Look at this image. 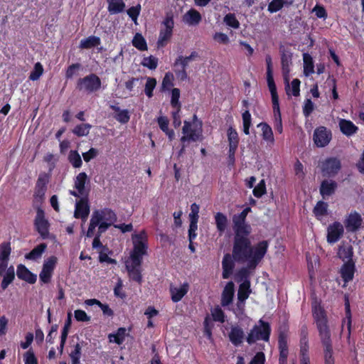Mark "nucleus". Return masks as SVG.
<instances>
[{
    "instance_id": "f257e3e1",
    "label": "nucleus",
    "mask_w": 364,
    "mask_h": 364,
    "mask_svg": "<svg viewBox=\"0 0 364 364\" xmlns=\"http://www.w3.org/2000/svg\"><path fill=\"white\" fill-rule=\"evenodd\" d=\"M250 211L251 208L247 207L241 213L233 215L232 218V228L234 232L232 257L237 263L247 264V266L242 267L235 275L236 280L242 283L250 281L251 271L255 269L263 259L269 245L266 240L252 245L249 237L252 228L246 221L247 215Z\"/></svg>"
},
{
    "instance_id": "f03ea898",
    "label": "nucleus",
    "mask_w": 364,
    "mask_h": 364,
    "mask_svg": "<svg viewBox=\"0 0 364 364\" xmlns=\"http://www.w3.org/2000/svg\"><path fill=\"white\" fill-rule=\"evenodd\" d=\"M134 249L130 253L131 262L135 265H141L143 256L146 255V235L144 231L132 237Z\"/></svg>"
},
{
    "instance_id": "7ed1b4c3",
    "label": "nucleus",
    "mask_w": 364,
    "mask_h": 364,
    "mask_svg": "<svg viewBox=\"0 0 364 364\" xmlns=\"http://www.w3.org/2000/svg\"><path fill=\"white\" fill-rule=\"evenodd\" d=\"M202 122H194L193 124L188 121H184L182 128L183 136L181 138V142H190L202 141Z\"/></svg>"
},
{
    "instance_id": "20e7f679",
    "label": "nucleus",
    "mask_w": 364,
    "mask_h": 364,
    "mask_svg": "<svg viewBox=\"0 0 364 364\" xmlns=\"http://www.w3.org/2000/svg\"><path fill=\"white\" fill-rule=\"evenodd\" d=\"M259 325H255L250 330L247 337V342L249 344L255 343L256 341L262 340L268 341L271 333V327L269 323L262 319L259 321Z\"/></svg>"
},
{
    "instance_id": "39448f33",
    "label": "nucleus",
    "mask_w": 364,
    "mask_h": 364,
    "mask_svg": "<svg viewBox=\"0 0 364 364\" xmlns=\"http://www.w3.org/2000/svg\"><path fill=\"white\" fill-rule=\"evenodd\" d=\"M101 80L95 74H90L77 81L76 88L81 92L92 93L101 88Z\"/></svg>"
},
{
    "instance_id": "423d86ee",
    "label": "nucleus",
    "mask_w": 364,
    "mask_h": 364,
    "mask_svg": "<svg viewBox=\"0 0 364 364\" xmlns=\"http://www.w3.org/2000/svg\"><path fill=\"white\" fill-rule=\"evenodd\" d=\"M164 28L160 30L157 41L158 48L164 47L171 38L174 26L173 16L171 13H168L162 23Z\"/></svg>"
},
{
    "instance_id": "0eeeda50",
    "label": "nucleus",
    "mask_w": 364,
    "mask_h": 364,
    "mask_svg": "<svg viewBox=\"0 0 364 364\" xmlns=\"http://www.w3.org/2000/svg\"><path fill=\"white\" fill-rule=\"evenodd\" d=\"M280 53H281V64H282V75L284 77V80L286 83V92L287 94L289 95V73H290V68L292 65V56L293 53L291 52L290 50L287 49L284 47L280 48Z\"/></svg>"
},
{
    "instance_id": "6e6552de",
    "label": "nucleus",
    "mask_w": 364,
    "mask_h": 364,
    "mask_svg": "<svg viewBox=\"0 0 364 364\" xmlns=\"http://www.w3.org/2000/svg\"><path fill=\"white\" fill-rule=\"evenodd\" d=\"M314 317L318 331L319 337L331 335L328 319L325 311L321 308H315Z\"/></svg>"
},
{
    "instance_id": "1a4fd4ad",
    "label": "nucleus",
    "mask_w": 364,
    "mask_h": 364,
    "mask_svg": "<svg viewBox=\"0 0 364 364\" xmlns=\"http://www.w3.org/2000/svg\"><path fill=\"white\" fill-rule=\"evenodd\" d=\"M341 168V161L337 158L326 159L321 164V172L323 176H334Z\"/></svg>"
},
{
    "instance_id": "9d476101",
    "label": "nucleus",
    "mask_w": 364,
    "mask_h": 364,
    "mask_svg": "<svg viewBox=\"0 0 364 364\" xmlns=\"http://www.w3.org/2000/svg\"><path fill=\"white\" fill-rule=\"evenodd\" d=\"M34 225L36 230L41 235L43 239H46L48 237L49 223L48 220L45 218L44 211L41 208H38L36 211V216L34 220Z\"/></svg>"
},
{
    "instance_id": "9b49d317",
    "label": "nucleus",
    "mask_w": 364,
    "mask_h": 364,
    "mask_svg": "<svg viewBox=\"0 0 364 364\" xmlns=\"http://www.w3.org/2000/svg\"><path fill=\"white\" fill-rule=\"evenodd\" d=\"M331 136V131L325 127H320L314 130V141L316 146L324 147L329 144Z\"/></svg>"
},
{
    "instance_id": "f8f14e48",
    "label": "nucleus",
    "mask_w": 364,
    "mask_h": 364,
    "mask_svg": "<svg viewBox=\"0 0 364 364\" xmlns=\"http://www.w3.org/2000/svg\"><path fill=\"white\" fill-rule=\"evenodd\" d=\"M57 262V258L52 256L45 260L42 270L39 274L40 280L44 284L49 283Z\"/></svg>"
},
{
    "instance_id": "ddd939ff",
    "label": "nucleus",
    "mask_w": 364,
    "mask_h": 364,
    "mask_svg": "<svg viewBox=\"0 0 364 364\" xmlns=\"http://www.w3.org/2000/svg\"><path fill=\"white\" fill-rule=\"evenodd\" d=\"M0 277H2L1 288L2 291L7 289L15 279V270L13 265H0Z\"/></svg>"
},
{
    "instance_id": "4468645a",
    "label": "nucleus",
    "mask_w": 364,
    "mask_h": 364,
    "mask_svg": "<svg viewBox=\"0 0 364 364\" xmlns=\"http://www.w3.org/2000/svg\"><path fill=\"white\" fill-rule=\"evenodd\" d=\"M90 214V205L87 197H83L76 200L74 217L80 218L85 223Z\"/></svg>"
},
{
    "instance_id": "2eb2a0df",
    "label": "nucleus",
    "mask_w": 364,
    "mask_h": 364,
    "mask_svg": "<svg viewBox=\"0 0 364 364\" xmlns=\"http://www.w3.org/2000/svg\"><path fill=\"white\" fill-rule=\"evenodd\" d=\"M343 225L339 222H334L327 228V242L330 244L336 243L343 237Z\"/></svg>"
},
{
    "instance_id": "dca6fc26",
    "label": "nucleus",
    "mask_w": 364,
    "mask_h": 364,
    "mask_svg": "<svg viewBox=\"0 0 364 364\" xmlns=\"http://www.w3.org/2000/svg\"><path fill=\"white\" fill-rule=\"evenodd\" d=\"M362 221L360 215L353 212L350 213L346 218L344 225L348 232H355L360 229Z\"/></svg>"
},
{
    "instance_id": "f3484780",
    "label": "nucleus",
    "mask_w": 364,
    "mask_h": 364,
    "mask_svg": "<svg viewBox=\"0 0 364 364\" xmlns=\"http://www.w3.org/2000/svg\"><path fill=\"white\" fill-rule=\"evenodd\" d=\"M320 339L324 348L323 351L325 364H334L331 335L321 336Z\"/></svg>"
},
{
    "instance_id": "a211bd4d",
    "label": "nucleus",
    "mask_w": 364,
    "mask_h": 364,
    "mask_svg": "<svg viewBox=\"0 0 364 364\" xmlns=\"http://www.w3.org/2000/svg\"><path fill=\"white\" fill-rule=\"evenodd\" d=\"M93 215H96L99 221H107L111 224H114L117 220L116 213L110 208H105L101 210H95L93 211Z\"/></svg>"
},
{
    "instance_id": "6ab92c4d",
    "label": "nucleus",
    "mask_w": 364,
    "mask_h": 364,
    "mask_svg": "<svg viewBox=\"0 0 364 364\" xmlns=\"http://www.w3.org/2000/svg\"><path fill=\"white\" fill-rule=\"evenodd\" d=\"M266 64H267V81L269 90L271 95H277V87L274 81L273 73H272V61L270 55L266 56Z\"/></svg>"
},
{
    "instance_id": "aec40b11",
    "label": "nucleus",
    "mask_w": 364,
    "mask_h": 364,
    "mask_svg": "<svg viewBox=\"0 0 364 364\" xmlns=\"http://www.w3.org/2000/svg\"><path fill=\"white\" fill-rule=\"evenodd\" d=\"M235 259L232 257V254H225L222 261L223 267V278L228 279L232 274L235 268Z\"/></svg>"
},
{
    "instance_id": "412c9836",
    "label": "nucleus",
    "mask_w": 364,
    "mask_h": 364,
    "mask_svg": "<svg viewBox=\"0 0 364 364\" xmlns=\"http://www.w3.org/2000/svg\"><path fill=\"white\" fill-rule=\"evenodd\" d=\"M272 95V106H273V110L275 117V123H274V129L277 132H278L279 134L282 133L283 129H282V117H281V113L279 109V97L278 95Z\"/></svg>"
},
{
    "instance_id": "4be33fe9",
    "label": "nucleus",
    "mask_w": 364,
    "mask_h": 364,
    "mask_svg": "<svg viewBox=\"0 0 364 364\" xmlns=\"http://www.w3.org/2000/svg\"><path fill=\"white\" fill-rule=\"evenodd\" d=\"M201 20V14L194 9L188 10L183 16V23L191 26L198 25Z\"/></svg>"
},
{
    "instance_id": "5701e85b",
    "label": "nucleus",
    "mask_w": 364,
    "mask_h": 364,
    "mask_svg": "<svg viewBox=\"0 0 364 364\" xmlns=\"http://www.w3.org/2000/svg\"><path fill=\"white\" fill-rule=\"evenodd\" d=\"M337 187L338 184L336 181L333 180H324L321 182L320 186V194L323 198H326V197L333 195Z\"/></svg>"
},
{
    "instance_id": "b1692460",
    "label": "nucleus",
    "mask_w": 364,
    "mask_h": 364,
    "mask_svg": "<svg viewBox=\"0 0 364 364\" xmlns=\"http://www.w3.org/2000/svg\"><path fill=\"white\" fill-rule=\"evenodd\" d=\"M48 183V175L46 173H40L36 188H35V196L36 197L43 198L46 191V185Z\"/></svg>"
},
{
    "instance_id": "393cba45",
    "label": "nucleus",
    "mask_w": 364,
    "mask_h": 364,
    "mask_svg": "<svg viewBox=\"0 0 364 364\" xmlns=\"http://www.w3.org/2000/svg\"><path fill=\"white\" fill-rule=\"evenodd\" d=\"M126 269L131 279L141 283L142 277L141 274V265H135L133 262H126Z\"/></svg>"
},
{
    "instance_id": "a878e982",
    "label": "nucleus",
    "mask_w": 364,
    "mask_h": 364,
    "mask_svg": "<svg viewBox=\"0 0 364 364\" xmlns=\"http://www.w3.org/2000/svg\"><path fill=\"white\" fill-rule=\"evenodd\" d=\"M234 287L235 285L232 282H228L225 287L222 293L221 299V305L223 306H228L232 303L235 292Z\"/></svg>"
},
{
    "instance_id": "bb28decb",
    "label": "nucleus",
    "mask_w": 364,
    "mask_h": 364,
    "mask_svg": "<svg viewBox=\"0 0 364 364\" xmlns=\"http://www.w3.org/2000/svg\"><path fill=\"white\" fill-rule=\"evenodd\" d=\"M245 338V333L243 330L238 326H232L230 332L229 333V338L231 343L235 346H240Z\"/></svg>"
},
{
    "instance_id": "cd10ccee",
    "label": "nucleus",
    "mask_w": 364,
    "mask_h": 364,
    "mask_svg": "<svg viewBox=\"0 0 364 364\" xmlns=\"http://www.w3.org/2000/svg\"><path fill=\"white\" fill-rule=\"evenodd\" d=\"M17 277L29 284H34L36 282V275L31 273L23 264L17 267Z\"/></svg>"
},
{
    "instance_id": "c85d7f7f",
    "label": "nucleus",
    "mask_w": 364,
    "mask_h": 364,
    "mask_svg": "<svg viewBox=\"0 0 364 364\" xmlns=\"http://www.w3.org/2000/svg\"><path fill=\"white\" fill-rule=\"evenodd\" d=\"M89 182L87 175L85 172L80 173L75 178L74 186L81 194H88L85 188V183Z\"/></svg>"
},
{
    "instance_id": "c756f323",
    "label": "nucleus",
    "mask_w": 364,
    "mask_h": 364,
    "mask_svg": "<svg viewBox=\"0 0 364 364\" xmlns=\"http://www.w3.org/2000/svg\"><path fill=\"white\" fill-rule=\"evenodd\" d=\"M188 291V284H183L179 287H171L170 292L171 294V299L173 302H178L187 294Z\"/></svg>"
},
{
    "instance_id": "7c9ffc66",
    "label": "nucleus",
    "mask_w": 364,
    "mask_h": 364,
    "mask_svg": "<svg viewBox=\"0 0 364 364\" xmlns=\"http://www.w3.org/2000/svg\"><path fill=\"white\" fill-rule=\"evenodd\" d=\"M339 127L341 132L348 136L355 134L358 129L351 121L343 119L339 121Z\"/></svg>"
},
{
    "instance_id": "2f4dec72",
    "label": "nucleus",
    "mask_w": 364,
    "mask_h": 364,
    "mask_svg": "<svg viewBox=\"0 0 364 364\" xmlns=\"http://www.w3.org/2000/svg\"><path fill=\"white\" fill-rule=\"evenodd\" d=\"M215 222L218 232L220 235H222L225 231L228 226V218L223 213H217L215 215Z\"/></svg>"
},
{
    "instance_id": "473e14b6",
    "label": "nucleus",
    "mask_w": 364,
    "mask_h": 364,
    "mask_svg": "<svg viewBox=\"0 0 364 364\" xmlns=\"http://www.w3.org/2000/svg\"><path fill=\"white\" fill-rule=\"evenodd\" d=\"M107 10L110 14H117L124 11L125 4L123 0H107Z\"/></svg>"
},
{
    "instance_id": "72a5a7b5",
    "label": "nucleus",
    "mask_w": 364,
    "mask_h": 364,
    "mask_svg": "<svg viewBox=\"0 0 364 364\" xmlns=\"http://www.w3.org/2000/svg\"><path fill=\"white\" fill-rule=\"evenodd\" d=\"M11 248L9 242L0 245V265L9 264Z\"/></svg>"
},
{
    "instance_id": "f704fd0d",
    "label": "nucleus",
    "mask_w": 364,
    "mask_h": 364,
    "mask_svg": "<svg viewBox=\"0 0 364 364\" xmlns=\"http://www.w3.org/2000/svg\"><path fill=\"white\" fill-rule=\"evenodd\" d=\"M354 264L350 262H347L343 264L341 269V274L343 281L347 283L351 281L354 275Z\"/></svg>"
},
{
    "instance_id": "c9c22d12",
    "label": "nucleus",
    "mask_w": 364,
    "mask_h": 364,
    "mask_svg": "<svg viewBox=\"0 0 364 364\" xmlns=\"http://www.w3.org/2000/svg\"><path fill=\"white\" fill-rule=\"evenodd\" d=\"M47 247L46 243H41L33 248L29 253L25 255V258L30 260H36L41 257Z\"/></svg>"
},
{
    "instance_id": "e433bc0d",
    "label": "nucleus",
    "mask_w": 364,
    "mask_h": 364,
    "mask_svg": "<svg viewBox=\"0 0 364 364\" xmlns=\"http://www.w3.org/2000/svg\"><path fill=\"white\" fill-rule=\"evenodd\" d=\"M101 43L100 38L95 36H91L88 38L81 40L80 48L82 49H89L100 45Z\"/></svg>"
},
{
    "instance_id": "4c0bfd02",
    "label": "nucleus",
    "mask_w": 364,
    "mask_h": 364,
    "mask_svg": "<svg viewBox=\"0 0 364 364\" xmlns=\"http://www.w3.org/2000/svg\"><path fill=\"white\" fill-rule=\"evenodd\" d=\"M198 57V53L195 51L192 52L189 56L183 57L182 55H179L173 63V67H183L186 68L188 65V63L195 60Z\"/></svg>"
},
{
    "instance_id": "58836bf2",
    "label": "nucleus",
    "mask_w": 364,
    "mask_h": 364,
    "mask_svg": "<svg viewBox=\"0 0 364 364\" xmlns=\"http://www.w3.org/2000/svg\"><path fill=\"white\" fill-rule=\"evenodd\" d=\"M250 293V281L241 283L237 292V300L245 301Z\"/></svg>"
},
{
    "instance_id": "ea45409f",
    "label": "nucleus",
    "mask_w": 364,
    "mask_h": 364,
    "mask_svg": "<svg viewBox=\"0 0 364 364\" xmlns=\"http://www.w3.org/2000/svg\"><path fill=\"white\" fill-rule=\"evenodd\" d=\"M262 129V136L264 140L273 144L274 141L273 132L269 125L265 122H261L258 124Z\"/></svg>"
},
{
    "instance_id": "a19ab883",
    "label": "nucleus",
    "mask_w": 364,
    "mask_h": 364,
    "mask_svg": "<svg viewBox=\"0 0 364 364\" xmlns=\"http://www.w3.org/2000/svg\"><path fill=\"white\" fill-rule=\"evenodd\" d=\"M303 58H304V74L306 76H308L310 74H312L314 73L313 60H312V58L311 57V55H309L308 53H304Z\"/></svg>"
},
{
    "instance_id": "79ce46f5",
    "label": "nucleus",
    "mask_w": 364,
    "mask_h": 364,
    "mask_svg": "<svg viewBox=\"0 0 364 364\" xmlns=\"http://www.w3.org/2000/svg\"><path fill=\"white\" fill-rule=\"evenodd\" d=\"M133 46L139 50H147V45L144 38L140 33H136L132 40Z\"/></svg>"
},
{
    "instance_id": "37998d69",
    "label": "nucleus",
    "mask_w": 364,
    "mask_h": 364,
    "mask_svg": "<svg viewBox=\"0 0 364 364\" xmlns=\"http://www.w3.org/2000/svg\"><path fill=\"white\" fill-rule=\"evenodd\" d=\"M125 333L126 329L124 328H119L115 334L109 335V341L119 345L122 344L124 341Z\"/></svg>"
},
{
    "instance_id": "c03bdc74",
    "label": "nucleus",
    "mask_w": 364,
    "mask_h": 364,
    "mask_svg": "<svg viewBox=\"0 0 364 364\" xmlns=\"http://www.w3.org/2000/svg\"><path fill=\"white\" fill-rule=\"evenodd\" d=\"M81 346L78 343L73 346V350L69 355L72 364H81L80 360L81 357Z\"/></svg>"
},
{
    "instance_id": "a18cd8bd",
    "label": "nucleus",
    "mask_w": 364,
    "mask_h": 364,
    "mask_svg": "<svg viewBox=\"0 0 364 364\" xmlns=\"http://www.w3.org/2000/svg\"><path fill=\"white\" fill-rule=\"evenodd\" d=\"M228 139L229 142V147L237 148L239 143L238 134L236 130L231 127L228 129Z\"/></svg>"
},
{
    "instance_id": "49530a36",
    "label": "nucleus",
    "mask_w": 364,
    "mask_h": 364,
    "mask_svg": "<svg viewBox=\"0 0 364 364\" xmlns=\"http://www.w3.org/2000/svg\"><path fill=\"white\" fill-rule=\"evenodd\" d=\"M328 204L323 201H318L314 208V213L319 218L326 215Z\"/></svg>"
},
{
    "instance_id": "de8ad7c7",
    "label": "nucleus",
    "mask_w": 364,
    "mask_h": 364,
    "mask_svg": "<svg viewBox=\"0 0 364 364\" xmlns=\"http://www.w3.org/2000/svg\"><path fill=\"white\" fill-rule=\"evenodd\" d=\"M68 160L75 168H80L82 166V159L77 151L71 150L70 151Z\"/></svg>"
},
{
    "instance_id": "09e8293b",
    "label": "nucleus",
    "mask_w": 364,
    "mask_h": 364,
    "mask_svg": "<svg viewBox=\"0 0 364 364\" xmlns=\"http://www.w3.org/2000/svg\"><path fill=\"white\" fill-rule=\"evenodd\" d=\"M92 126L89 124H82L76 126L73 132L77 136H87Z\"/></svg>"
},
{
    "instance_id": "8fccbe9b",
    "label": "nucleus",
    "mask_w": 364,
    "mask_h": 364,
    "mask_svg": "<svg viewBox=\"0 0 364 364\" xmlns=\"http://www.w3.org/2000/svg\"><path fill=\"white\" fill-rule=\"evenodd\" d=\"M141 65L150 70H155L158 65V58L153 55L144 58Z\"/></svg>"
},
{
    "instance_id": "3c124183",
    "label": "nucleus",
    "mask_w": 364,
    "mask_h": 364,
    "mask_svg": "<svg viewBox=\"0 0 364 364\" xmlns=\"http://www.w3.org/2000/svg\"><path fill=\"white\" fill-rule=\"evenodd\" d=\"M224 22L226 25L233 28H238L240 27V22L236 18L234 14L229 13L224 17Z\"/></svg>"
},
{
    "instance_id": "603ef678",
    "label": "nucleus",
    "mask_w": 364,
    "mask_h": 364,
    "mask_svg": "<svg viewBox=\"0 0 364 364\" xmlns=\"http://www.w3.org/2000/svg\"><path fill=\"white\" fill-rule=\"evenodd\" d=\"M99 224H100L99 219L97 218L96 215H94L92 213L90 220V225L88 227V230L86 233V236L87 237H92L94 235L95 228H96V227H97V225Z\"/></svg>"
},
{
    "instance_id": "864d4df0",
    "label": "nucleus",
    "mask_w": 364,
    "mask_h": 364,
    "mask_svg": "<svg viewBox=\"0 0 364 364\" xmlns=\"http://www.w3.org/2000/svg\"><path fill=\"white\" fill-rule=\"evenodd\" d=\"M156 85V80L153 77H147L145 85L144 92L147 97H151L153 96V90Z\"/></svg>"
},
{
    "instance_id": "5fc2aeb1",
    "label": "nucleus",
    "mask_w": 364,
    "mask_h": 364,
    "mask_svg": "<svg viewBox=\"0 0 364 364\" xmlns=\"http://www.w3.org/2000/svg\"><path fill=\"white\" fill-rule=\"evenodd\" d=\"M353 254V247L350 245L348 247H341L339 248L338 255L340 257L343 258V259H351Z\"/></svg>"
},
{
    "instance_id": "6e6d98bb",
    "label": "nucleus",
    "mask_w": 364,
    "mask_h": 364,
    "mask_svg": "<svg viewBox=\"0 0 364 364\" xmlns=\"http://www.w3.org/2000/svg\"><path fill=\"white\" fill-rule=\"evenodd\" d=\"M243 132L245 134H250V127L251 126V114L249 110H245L242 113Z\"/></svg>"
},
{
    "instance_id": "4d7b16f0",
    "label": "nucleus",
    "mask_w": 364,
    "mask_h": 364,
    "mask_svg": "<svg viewBox=\"0 0 364 364\" xmlns=\"http://www.w3.org/2000/svg\"><path fill=\"white\" fill-rule=\"evenodd\" d=\"M140 11H141V5L140 4H137L135 6H132L127 11L128 16L132 18V20L134 22L135 24L137 23V18H138L139 15L140 14Z\"/></svg>"
},
{
    "instance_id": "13d9d810",
    "label": "nucleus",
    "mask_w": 364,
    "mask_h": 364,
    "mask_svg": "<svg viewBox=\"0 0 364 364\" xmlns=\"http://www.w3.org/2000/svg\"><path fill=\"white\" fill-rule=\"evenodd\" d=\"M43 68L40 63H36L34 65L33 70L31 73L29 79L35 81L37 80L43 74Z\"/></svg>"
},
{
    "instance_id": "bf43d9fd",
    "label": "nucleus",
    "mask_w": 364,
    "mask_h": 364,
    "mask_svg": "<svg viewBox=\"0 0 364 364\" xmlns=\"http://www.w3.org/2000/svg\"><path fill=\"white\" fill-rule=\"evenodd\" d=\"M180 90L178 88H173L171 91V104L172 107L178 109L181 108V103L179 102Z\"/></svg>"
},
{
    "instance_id": "052dcab7",
    "label": "nucleus",
    "mask_w": 364,
    "mask_h": 364,
    "mask_svg": "<svg viewBox=\"0 0 364 364\" xmlns=\"http://www.w3.org/2000/svg\"><path fill=\"white\" fill-rule=\"evenodd\" d=\"M114 118L122 124H126L129 122L130 116L127 109L121 110L119 113H117Z\"/></svg>"
},
{
    "instance_id": "680f3d73",
    "label": "nucleus",
    "mask_w": 364,
    "mask_h": 364,
    "mask_svg": "<svg viewBox=\"0 0 364 364\" xmlns=\"http://www.w3.org/2000/svg\"><path fill=\"white\" fill-rule=\"evenodd\" d=\"M284 6V0H272L268 5V11L274 13L279 11Z\"/></svg>"
},
{
    "instance_id": "e2e57ef3",
    "label": "nucleus",
    "mask_w": 364,
    "mask_h": 364,
    "mask_svg": "<svg viewBox=\"0 0 364 364\" xmlns=\"http://www.w3.org/2000/svg\"><path fill=\"white\" fill-rule=\"evenodd\" d=\"M266 187L265 182L264 180L259 181V183L255 187L253 190V194L257 198L262 197L265 193Z\"/></svg>"
},
{
    "instance_id": "0e129e2a",
    "label": "nucleus",
    "mask_w": 364,
    "mask_h": 364,
    "mask_svg": "<svg viewBox=\"0 0 364 364\" xmlns=\"http://www.w3.org/2000/svg\"><path fill=\"white\" fill-rule=\"evenodd\" d=\"M279 350H288L287 335L284 332H280L278 339Z\"/></svg>"
},
{
    "instance_id": "69168bd1",
    "label": "nucleus",
    "mask_w": 364,
    "mask_h": 364,
    "mask_svg": "<svg viewBox=\"0 0 364 364\" xmlns=\"http://www.w3.org/2000/svg\"><path fill=\"white\" fill-rule=\"evenodd\" d=\"M212 316L214 321L223 323L225 321L224 312L220 308H215L212 311Z\"/></svg>"
},
{
    "instance_id": "338daca9",
    "label": "nucleus",
    "mask_w": 364,
    "mask_h": 364,
    "mask_svg": "<svg viewBox=\"0 0 364 364\" xmlns=\"http://www.w3.org/2000/svg\"><path fill=\"white\" fill-rule=\"evenodd\" d=\"M25 364H38V360L33 351L30 349L24 354Z\"/></svg>"
},
{
    "instance_id": "774afa93",
    "label": "nucleus",
    "mask_w": 364,
    "mask_h": 364,
    "mask_svg": "<svg viewBox=\"0 0 364 364\" xmlns=\"http://www.w3.org/2000/svg\"><path fill=\"white\" fill-rule=\"evenodd\" d=\"M196 221H191L188 229V240L189 242L193 241L196 237V230L198 229Z\"/></svg>"
}]
</instances>
